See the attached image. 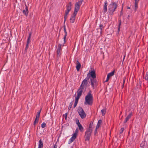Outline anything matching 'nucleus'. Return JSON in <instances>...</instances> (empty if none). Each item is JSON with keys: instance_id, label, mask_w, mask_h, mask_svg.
<instances>
[{"instance_id": "f257e3e1", "label": "nucleus", "mask_w": 148, "mask_h": 148, "mask_svg": "<svg viewBox=\"0 0 148 148\" xmlns=\"http://www.w3.org/2000/svg\"><path fill=\"white\" fill-rule=\"evenodd\" d=\"M83 0H80L75 4L74 10L73 14L71 16L70 19V21L71 23H73L75 21V18L76 14L79 10L80 7L82 4Z\"/></svg>"}, {"instance_id": "f03ea898", "label": "nucleus", "mask_w": 148, "mask_h": 148, "mask_svg": "<svg viewBox=\"0 0 148 148\" xmlns=\"http://www.w3.org/2000/svg\"><path fill=\"white\" fill-rule=\"evenodd\" d=\"M91 90L87 93L85 98V101L84 103L85 105H88L91 106L93 103V96L92 94Z\"/></svg>"}, {"instance_id": "7ed1b4c3", "label": "nucleus", "mask_w": 148, "mask_h": 148, "mask_svg": "<svg viewBox=\"0 0 148 148\" xmlns=\"http://www.w3.org/2000/svg\"><path fill=\"white\" fill-rule=\"evenodd\" d=\"M117 7V3L114 1H112L109 5L108 6V12L109 14L111 16L114 15V12L116 10Z\"/></svg>"}, {"instance_id": "20e7f679", "label": "nucleus", "mask_w": 148, "mask_h": 148, "mask_svg": "<svg viewBox=\"0 0 148 148\" xmlns=\"http://www.w3.org/2000/svg\"><path fill=\"white\" fill-rule=\"evenodd\" d=\"M77 111L82 119H83L86 118V114L81 107H78Z\"/></svg>"}, {"instance_id": "39448f33", "label": "nucleus", "mask_w": 148, "mask_h": 148, "mask_svg": "<svg viewBox=\"0 0 148 148\" xmlns=\"http://www.w3.org/2000/svg\"><path fill=\"white\" fill-rule=\"evenodd\" d=\"M92 131L88 130H87L85 132V134L84 135V137L85 138V140L86 141H89L90 139V137L91 135V134Z\"/></svg>"}, {"instance_id": "423d86ee", "label": "nucleus", "mask_w": 148, "mask_h": 148, "mask_svg": "<svg viewBox=\"0 0 148 148\" xmlns=\"http://www.w3.org/2000/svg\"><path fill=\"white\" fill-rule=\"evenodd\" d=\"M92 87L94 89L97 85V82L96 78H90Z\"/></svg>"}, {"instance_id": "0eeeda50", "label": "nucleus", "mask_w": 148, "mask_h": 148, "mask_svg": "<svg viewBox=\"0 0 148 148\" xmlns=\"http://www.w3.org/2000/svg\"><path fill=\"white\" fill-rule=\"evenodd\" d=\"M88 81H87L86 80H83L82 81V84L80 85V86L84 89V91H86L88 87Z\"/></svg>"}, {"instance_id": "6e6552de", "label": "nucleus", "mask_w": 148, "mask_h": 148, "mask_svg": "<svg viewBox=\"0 0 148 148\" xmlns=\"http://www.w3.org/2000/svg\"><path fill=\"white\" fill-rule=\"evenodd\" d=\"M28 13L29 11L28 7L27 6L26 4H25V8H23V13L26 16H27L28 15Z\"/></svg>"}, {"instance_id": "1a4fd4ad", "label": "nucleus", "mask_w": 148, "mask_h": 148, "mask_svg": "<svg viewBox=\"0 0 148 148\" xmlns=\"http://www.w3.org/2000/svg\"><path fill=\"white\" fill-rule=\"evenodd\" d=\"M32 34V32H30L29 33V35L28 36V37L27 38V44L26 45V47L25 48V50L27 51L28 47H29V44L30 42V39L31 38V35Z\"/></svg>"}, {"instance_id": "9d476101", "label": "nucleus", "mask_w": 148, "mask_h": 148, "mask_svg": "<svg viewBox=\"0 0 148 148\" xmlns=\"http://www.w3.org/2000/svg\"><path fill=\"white\" fill-rule=\"evenodd\" d=\"M90 75L91 78H96V75L95 72L94 70L89 71V73H88V75Z\"/></svg>"}, {"instance_id": "9b49d317", "label": "nucleus", "mask_w": 148, "mask_h": 148, "mask_svg": "<svg viewBox=\"0 0 148 148\" xmlns=\"http://www.w3.org/2000/svg\"><path fill=\"white\" fill-rule=\"evenodd\" d=\"M72 4L71 2H70L66 5V10L65 12L69 13L71 9Z\"/></svg>"}, {"instance_id": "f8f14e48", "label": "nucleus", "mask_w": 148, "mask_h": 148, "mask_svg": "<svg viewBox=\"0 0 148 148\" xmlns=\"http://www.w3.org/2000/svg\"><path fill=\"white\" fill-rule=\"evenodd\" d=\"M61 47V44H59L58 45V48L57 50V56H60L61 54V52L62 51Z\"/></svg>"}, {"instance_id": "ddd939ff", "label": "nucleus", "mask_w": 148, "mask_h": 148, "mask_svg": "<svg viewBox=\"0 0 148 148\" xmlns=\"http://www.w3.org/2000/svg\"><path fill=\"white\" fill-rule=\"evenodd\" d=\"M84 90V89L80 86L77 91V95L81 96Z\"/></svg>"}, {"instance_id": "4468645a", "label": "nucleus", "mask_w": 148, "mask_h": 148, "mask_svg": "<svg viewBox=\"0 0 148 148\" xmlns=\"http://www.w3.org/2000/svg\"><path fill=\"white\" fill-rule=\"evenodd\" d=\"M108 3L107 1H105L104 2V5L103 6V13H105L107 11V6L108 5Z\"/></svg>"}, {"instance_id": "2eb2a0df", "label": "nucleus", "mask_w": 148, "mask_h": 148, "mask_svg": "<svg viewBox=\"0 0 148 148\" xmlns=\"http://www.w3.org/2000/svg\"><path fill=\"white\" fill-rule=\"evenodd\" d=\"M93 121H92L89 124L88 127V128L87 130L92 131V126H93Z\"/></svg>"}, {"instance_id": "dca6fc26", "label": "nucleus", "mask_w": 148, "mask_h": 148, "mask_svg": "<svg viewBox=\"0 0 148 148\" xmlns=\"http://www.w3.org/2000/svg\"><path fill=\"white\" fill-rule=\"evenodd\" d=\"M64 31L65 33V35L64 36V43H65L66 42V36L67 35V32L66 31V26L65 25L64 26Z\"/></svg>"}, {"instance_id": "f3484780", "label": "nucleus", "mask_w": 148, "mask_h": 148, "mask_svg": "<svg viewBox=\"0 0 148 148\" xmlns=\"http://www.w3.org/2000/svg\"><path fill=\"white\" fill-rule=\"evenodd\" d=\"M76 68L77 71H79L81 68V64L79 62L78 60L77 61Z\"/></svg>"}, {"instance_id": "a211bd4d", "label": "nucleus", "mask_w": 148, "mask_h": 148, "mask_svg": "<svg viewBox=\"0 0 148 148\" xmlns=\"http://www.w3.org/2000/svg\"><path fill=\"white\" fill-rule=\"evenodd\" d=\"M102 123V121L101 120H99L98 122L97 125L96 127V128L95 129V131L97 129H98L99 128V127L101 126Z\"/></svg>"}, {"instance_id": "6ab92c4d", "label": "nucleus", "mask_w": 148, "mask_h": 148, "mask_svg": "<svg viewBox=\"0 0 148 148\" xmlns=\"http://www.w3.org/2000/svg\"><path fill=\"white\" fill-rule=\"evenodd\" d=\"M135 1V2L134 3V10L135 11L137 10L138 8V1H139L136 0Z\"/></svg>"}, {"instance_id": "aec40b11", "label": "nucleus", "mask_w": 148, "mask_h": 148, "mask_svg": "<svg viewBox=\"0 0 148 148\" xmlns=\"http://www.w3.org/2000/svg\"><path fill=\"white\" fill-rule=\"evenodd\" d=\"M43 147V142H42V140L41 139L39 140V141L38 148H42Z\"/></svg>"}, {"instance_id": "412c9836", "label": "nucleus", "mask_w": 148, "mask_h": 148, "mask_svg": "<svg viewBox=\"0 0 148 148\" xmlns=\"http://www.w3.org/2000/svg\"><path fill=\"white\" fill-rule=\"evenodd\" d=\"M114 71H112V72H111L109 73L108 74L107 76H108V77H111L114 75Z\"/></svg>"}, {"instance_id": "4be33fe9", "label": "nucleus", "mask_w": 148, "mask_h": 148, "mask_svg": "<svg viewBox=\"0 0 148 148\" xmlns=\"http://www.w3.org/2000/svg\"><path fill=\"white\" fill-rule=\"evenodd\" d=\"M78 126L79 127V129L80 130V131L82 132H83L84 131V128L82 125H80Z\"/></svg>"}, {"instance_id": "5701e85b", "label": "nucleus", "mask_w": 148, "mask_h": 148, "mask_svg": "<svg viewBox=\"0 0 148 148\" xmlns=\"http://www.w3.org/2000/svg\"><path fill=\"white\" fill-rule=\"evenodd\" d=\"M69 13L65 12V14L64 16V23H65L66 20L67 18V15L69 14Z\"/></svg>"}, {"instance_id": "b1692460", "label": "nucleus", "mask_w": 148, "mask_h": 148, "mask_svg": "<svg viewBox=\"0 0 148 148\" xmlns=\"http://www.w3.org/2000/svg\"><path fill=\"white\" fill-rule=\"evenodd\" d=\"M39 120V118H36L34 122V126H35V125L36 123H38Z\"/></svg>"}, {"instance_id": "393cba45", "label": "nucleus", "mask_w": 148, "mask_h": 148, "mask_svg": "<svg viewBox=\"0 0 148 148\" xmlns=\"http://www.w3.org/2000/svg\"><path fill=\"white\" fill-rule=\"evenodd\" d=\"M41 109H41L38 112H37V114L36 115V118H39V117L40 116V112H41Z\"/></svg>"}, {"instance_id": "a878e982", "label": "nucleus", "mask_w": 148, "mask_h": 148, "mask_svg": "<svg viewBox=\"0 0 148 148\" xmlns=\"http://www.w3.org/2000/svg\"><path fill=\"white\" fill-rule=\"evenodd\" d=\"M99 29H100V33H102V30L104 28V27L103 26V25L102 24H100L99 25Z\"/></svg>"}, {"instance_id": "bb28decb", "label": "nucleus", "mask_w": 148, "mask_h": 148, "mask_svg": "<svg viewBox=\"0 0 148 148\" xmlns=\"http://www.w3.org/2000/svg\"><path fill=\"white\" fill-rule=\"evenodd\" d=\"M73 104V101H71V102L70 103L69 105V107H68V109L69 110H70L71 109V108L72 106V105Z\"/></svg>"}, {"instance_id": "cd10ccee", "label": "nucleus", "mask_w": 148, "mask_h": 148, "mask_svg": "<svg viewBox=\"0 0 148 148\" xmlns=\"http://www.w3.org/2000/svg\"><path fill=\"white\" fill-rule=\"evenodd\" d=\"M81 96L77 95V97L75 98V101L78 102V100Z\"/></svg>"}, {"instance_id": "c85d7f7f", "label": "nucleus", "mask_w": 148, "mask_h": 148, "mask_svg": "<svg viewBox=\"0 0 148 148\" xmlns=\"http://www.w3.org/2000/svg\"><path fill=\"white\" fill-rule=\"evenodd\" d=\"M119 24L118 25V32H119L120 31V27L121 24V21L120 20L119 21Z\"/></svg>"}, {"instance_id": "c756f323", "label": "nucleus", "mask_w": 148, "mask_h": 148, "mask_svg": "<svg viewBox=\"0 0 148 148\" xmlns=\"http://www.w3.org/2000/svg\"><path fill=\"white\" fill-rule=\"evenodd\" d=\"M101 112L102 114L103 115L105 114L106 113V112L105 110L104 109H102V110H101Z\"/></svg>"}, {"instance_id": "7c9ffc66", "label": "nucleus", "mask_w": 148, "mask_h": 148, "mask_svg": "<svg viewBox=\"0 0 148 148\" xmlns=\"http://www.w3.org/2000/svg\"><path fill=\"white\" fill-rule=\"evenodd\" d=\"M90 75H88V74H87V77L84 79V80H86L87 81L90 78Z\"/></svg>"}, {"instance_id": "2f4dec72", "label": "nucleus", "mask_w": 148, "mask_h": 148, "mask_svg": "<svg viewBox=\"0 0 148 148\" xmlns=\"http://www.w3.org/2000/svg\"><path fill=\"white\" fill-rule=\"evenodd\" d=\"M125 79H126V77H124L123 79V84L122 85V88L123 87L124 84H125Z\"/></svg>"}, {"instance_id": "473e14b6", "label": "nucleus", "mask_w": 148, "mask_h": 148, "mask_svg": "<svg viewBox=\"0 0 148 148\" xmlns=\"http://www.w3.org/2000/svg\"><path fill=\"white\" fill-rule=\"evenodd\" d=\"M46 123L45 122H43L41 125V127H42V128H44L46 127Z\"/></svg>"}, {"instance_id": "72a5a7b5", "label": "nucleus", "mask_w": 148, "mask_h": 148, "mask_svg": "<svg viewBox=\"0 0 148 148\" xmlns=\"http://www.w3.org/2000/svg\"><path fill=\"white\" fill-rule=\"evenodd\" d=\"M132 112H131L126 117L128 118V119H130L132 116Z\"/></svg>"}, {"instance_id": "f704fd0d", "label": "nucleus", "mask_w": 148, "mask_h": 148, "mask_svg": "<svg viewBox=\"0 0 148 148\" xmlns=\"http://www.w3.org/2000/svg\"><path fill=\"white\" fill-rule=\"evenodd\" d=\"M76 123L78 126H79L81 125L79 122V120L77 119H76Z\"/></svg>"}, {"instance_id": "c9c22d12", "label": "nucleus", "mask_w": 148, "mask_h": 148, "mask_svg": "<svg viewBox=\"0 0 148 148\" xmlns=\"http://www.w3.org/2000/svg\"><path fill=\"white\" fill-rule=\"evenodd\" d=\"M75 139V138L72 136L71 138L70 139V141H71V142H73Z\"/></svg>"}, {"instance_id": "e433bc0d", "label": "nucleus", "mask_w": 148, "mask_h": 148, "mask_svg": "<svg viewBox=\"0 0 148 148\" xmlns=\"http://www.w3.org/2000/svg\"><path fill=\"white\" fill-rule=\"evenodd\" d=\"M123 7H122V8L120 14L119 15V16H121L123 15Z\"/></svg>"}, {"instance_id": "4c0bfd02", "label": "nucleus", "mask_w": 148, "mask_h": 148, "mask_svg": "<svg viewBox=\"0 0 148 148\" xmlns=\"http://www.w3.org/2000/svg\"><path fill=\"white\" fill-rule=\"evenodd\" d=\"M77 135L76 134V133H75L74 134H73L72 136L75 139L76 138Z\"/></svg>"}, {"instance_id": "58836bf2", "label": "nucleus", "mask_w": 148, "mask_h": 148, "mask_svg": "<svg viewBox=\"0 0 148 148\" xmlns=\"http://www.w3.org/2000/svg\"><path fill=\"white\" fill-rule=\"evenodd\" d=\"M78 103V102L75 101V102L74 103V104L73 106V108H75L76 106Z\"/></svg>"}, {"instance_id": "ea45409f", "label": "nucleus", "mask_w": 148, "mask_h": 148, "mask_svg": "<svg viewBox=\"0 0 148 148\" xmlns=\"http://www.w3.org/2000/svg\"><path fill=\"white\" fill-rule=\"evenodd\" d=\"M67 114V113H66L65 114L63 115V116L64 117L65 119H66Z\"/></svg>"}, {"instance_id": "a19ab883", "label": "nucleus", "mask_w": 148, "mask_h": 148, "mask_svg": "<svg viewBox=\"0 0 148 148\" xmlns=\"http://www.w3.org/2000/svg\"><path fill=\"white\" fill-rule=\"evenodd\" d=\"M124 130V128L123 127L121 128L120 130V134H121L123 132Z\"/></svg>"}, {"instance_id": "79ce46f5", "label": "nucleus", "mask_w": 148, "mask_h": 148, "mask_svg": "<svg viewBox=\"0 0 148 148\" xmlns=\"http://www.w3.org/2000/svg\"><path fill=\"white\" fill-rule=\"evenodd\" d=\"M129 120V119H128V118H127V117L125 118V120L124 121V123H125L127 121Z\"/></svg>"}, {"instance_id": "37998d69", "label": "nucleus", "mask_w": 148, "mask_h": 148, "mask_svg": "<svg viewBox=\"0 0 148 148\" xmlns=\"http://www.w3.org/2000/svg\"><path fill=\"white\" fill-rule=\"evenodd\" d=\"M145 79L146 80H147L148 79V74L147 73L146 74L145 77Z\"/></svg>"}, {"instance_id": "c03bdc74", "label": "nucleus", "mask_w": 148, "mask_h": 148, "mask_svg": "<svg viewBox=\"0 0 148 148\" xmlns=\"http://www.w3.org/2000/svg\"><path fill=\"white\" fill-rule=\"evenodd\" d=\"M110 77H108V76H107V77L106 80L105 81V82H108L109 79Z\"/></svg>"}, {"instance_id": "a18cd8bd", "label": "nucleus", "mask_w": 148, "mask_h": 148, "mask_svg": "<svg viewBox=\"0 0 148 148\" xmlns=\"http://www.w3.org/2000/svg\"><path fill=\"white\" fill-rule=\"evenodd\" d=\"M75 133H76V134H77V133H78V130H77V129H76V130H75Z\"/></svg>"}, {"instance_id": "49530a36", "label": "nucleus", "mask_w": 148, "mask_h": 148, "mask_svg": "<svg viewBox=\"0 0 148 148\" xmlns=\"http://www.w3.org/2000/svg\"><path fill=\"white\" fill-rule=\"evenodd\" d=\"M57 147V145H54V147L53 148H56Z\"/></svg>"}, {"instance_id": "de8ad7c7", "label": "nucleus", "mask_w": 148, "mask_h": 148, "mask_svg": "<svg viewBox=\"0 0 148 148\" xmlns=\"http://www.w3.org/2000/svg\"><path fill=\"white\" fill-rule=\"evenodd\" d=\"M127 9H130V7H128V6L127 7Z\"/></svg>"}, {"instance_id": "09e8293b", "label": "nucleus", "mask_w": 148, "mask_h": 148, "mask_svg": "<svg viewBox=\"0 0 148 148\" xmlns=\"http://www.w3.org/2000/svg\"><path fill=\"white\" fill-rule=\"evenodd\" d=\"M141 83V81H140V82H139V84H140V86H141V85H140Z\"/></svg>"}, {"instance_id": "8fccbe9b", "label": "nucleus", "mask_w": 148, "mask_h": 148, "mask_svg": "<svg viewBox=\"0 0 148 148\" xmlns=\"http://www.w3.org/2000/svg\"><path fill=\"white\" fill-rule=\"evenodd\" d=\"M125 56H124V58H123V59H124V58H125Z\"/></svg>"}]
</instances>
